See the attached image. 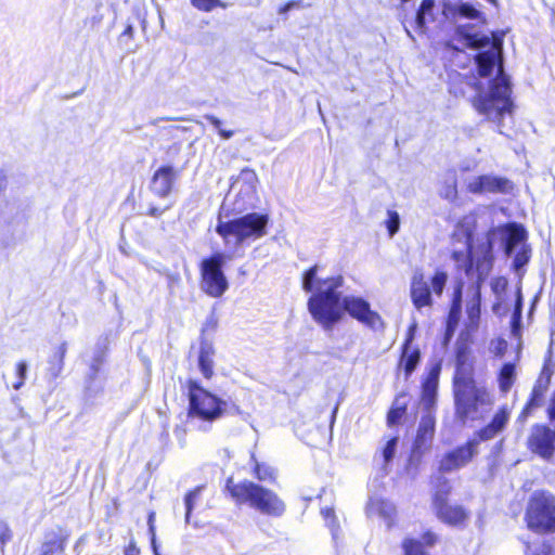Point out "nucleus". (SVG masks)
I'll return each instance as SVG.
<instances>
[{
	"label": "nucleus",
	"instance_id": "1",
	"mask_svg": "<svg viewBox=\"0 0 555 555\" xmlns=\"http://www.w3.org/2000/svg\"><path fill=\"white\" fill-rule=\"evenodd\" d=\"M318 264L309 267L301 278L302 289L312 293L307 307L312 319L324 330L330 331L338 323L344 312L372 330L385 326L380 314L371 309L370 302L359 296L341 297L339 289L345 283L341 274L318 279Z\"/></svg>",
	"mask_w": 555,
	"mask_h": 555
},
{
	"label": "nucleus",
	"instance_id": "2",
	"mask_svg": "<svg viewBox=\"0 0 555 555\" xmlns=\"http://www.w3.org/2000/svg\"><path fill=\"white\" fill-rule=\"evenodd\" d=\"M472 344L473 334L462 331L455 347V371L452 377L455 417L462 423L477 420L480 409L492 403L489 390L476 382Z\"/></svg>",
	"mask_w": 555,
	"mask_h": 555
},
{
	"label": "nucleus",
	"instance_id": "3",
	"mask_svg": "<svg viewBox=\"0 0 555 555\" xmlns=\"http://www.w3.org/2000/svg\"><path fill=\"white\" fill-rule=\"evenodd\" d=\"M490 44V51L499 57L498 75L489 81V92L475 95L472 105L480 115L493 116L502 121L506 114L511 115L514 111L512 86L509 77L504 72L503 35L492 33Z\"/></svg>",
	"mask_w": 555,
	"mask_h": 555
},
{
	"label": "nucleus",
	"instance_id": "4",
	"mask_svg": "<svg viewBox=\"0 0 555 555\" xmlns=\"http://www.w3.org/2000/svg\"><path fill=\"white\" fill-rule=\"evenodd\" d=\"M223 493L237 505H248L261 514L281 517L285 509V503L271 489L248 479L235 480L233 476L225 479Z\"/></svg>",
	"mask_w": 555,
	"mask_h": 555
},
{
	"label": "nucleus",
	"instance_id": "5",
	"mask_svg": "<svg viewBox=\"0 0 555 555\" xmlns=\"http://www.w3.org/2000/svg\"><path fill=\"white\" fill-rule=\"evenodd\" d=\"M441 363L433 364L421 380V401L425 413L422 416L412 443V453L418 457L426 453L433 443L436 433V402L439 387Z\"/></svg>",
	"mask_w": 555,
	"mask_h": 555
},
{
	"label": "nucleus",
	"instance_id": "6",
	"mask_svg": "<svg viewBox=\"0 0 555 555\" xmlns=\"http://www.w3.org/2000/svg\"><path fill=\"white\" fill-rule=\"evenodd\" d=\"M268 224L267 214L248 212L230 220L219 217L215 230L225 245L238 247L247 241H256L267 235Z\"/></svg>",
	"mask_w": 555,
	"mask_h": 555
},
{
	"label": "nucleus",
	"instance_id": "7",
	"mask_svg": "<svg viewBox=\"0 0 555 555\" xmlns=\"http://www.w3.org/2000/svg\"><path fill=\"white\" fill-rule=\"evenodd\" d=\"M525 522L532 532L555 533V494L548 490H535L528 500Z\"/></svg>",
	"mask_w": 555,
	"mask_h": 555
},
{
	"label": "nucleus",
	"instance_id": "8",
	"mask_svg": "<svg viewBox=\"0 0 555 555\" xmlns=\"http://www.w3.org/2000/svg\"><path fill=\"white\" fill-rule=\"evenodd\" d=\"M185 386L189 398V416L211 423L227 412V402L204 388L197 379L189 378Z\"/></svg>",
	"mask_w": 555,
	"mask_h": 555
},
{
	"label": "nucleus",
	"instance_id": "9",
	"mask_svg": "<svg viewBox=\"0 0 555 555\" xmlns=\"http://www.w3.org/2000/svg\"><path fill=\"white\" fill-rule=\"evenodd\" d=\"M448 281L447 272L436 270L429 282L422 269L414 270L410 283V298L415 309L431 307L433 293L440 297Z\"/></svg>",
	"mask_w": 555,
	"mask_h": 555
},
{
	"label": "nucleus",
	"instance_id": "10",
	"mask_svg": "<svg viewBox=\"0 0 555 555\" xmlns=\"http://www.w3.org/2000/svg\"><path fill=\"white\" fill-rule=\"evenodd\" d=\"M452 493L450 481L440 477L433 493V506L436 517L451 527H463L469 518V512L460 504H450L449 496Z\"/></svg>",
	"mask_w": 555,
	"mask_h": 555
},
{
	"label": "nucleus",
	"instance_id": "11",
	"mask_svg": "<svg viewBox=\"0 0 555 555\" xmlns=\"http://www.w3.org/2000/svg\"><path fill=\"white\" fill-rule=\"evenodd\" d=\"M494 234V229H490L487 232V242L481 246L482 255L476 260V268L478 271V284H480L486 276L490 273L493 267L494 256H493V242L492 235ZM480 286L477 285L476 293L473 298L468 301L466 306V314L468 319V323L465 331H469L472 334L478 328L480 314H481V295H480Z\"/></svg>",
	"mask_w": 555,
	"mask_h": 555
},
{
	"label": "nucleus",
	"instance_id": "12",
	"mask_svg": "<svg viewBox=\"0 0 555 555\" xmlns=\"http://www.w3.org/2000/svg\"><path fill=\"white\" fill-rule=\"evenodd\" d=\"M224 255L214 253L199 263L202 289L210 297H221L228 289L229 283L223 273Z\"/></svg>",
	"mask_w": 555,
	"mask_h": 555
},
{
	"label": "nucleus",
	"instance_id": "13",
	"mask_svg": "<svg viewBox=\"0 0 555 555\" xmlns=\"http://www.w3.org/2000/svg\"><path fill=\"white\" fill-rule=\"evenodd\" d=\"M478 229L477 214L470 211L457 219L451 233L453 243H464L466 248L467 264L465 273L469 274L474 264V236Z\"/></svg>",
	"mask_w": 555,
	"mask_h": 555
},
{
	"label": "nucleus",
	"instance_id": "14",
	"mask_svg": "<svg viewBox=\"0 0 555 555\" xmlns=\"http://www.w3.org/2000/svg\"><path fill=\"white\" fill-rule=\"evenodd\" d=\"M478 440L468 439L465 443L447 451L438 462V472L452 473L468 465L477 454Z\"/></svg>",
	"mask_w": 555,
	"mask_h": 555
},
{
	"label": "nucleus",
	"instance_id": "15",
	"mask_svg": "<svg viewBox=\"0 0 555 555\" xmlns=\"http://www.w3.org/2000/svg\"><path fill=\"white\" fill-rule=\"evenodd\" d=\"M181 175V169L172 165L159 166L152 175L150 181L151 192L158 198L168 197L175 190L176 183Z\"/></svg>",
	"mask_w": 555,
	"mask_h": 555
},
{
	"label": "nucleus",
	"instance_id": "16",
	"mask_svg": "<svg viewBox=\"0 0 555 555\" xmlns=\"http://www.w3.org/2000/svg\"><path fill=\"white\" fill-rule=\"evenodd\" d=\"M423 354L420 346L399 347L395 374L398 378L409 380L422 363Z\"/></svg>",
	"mask_w": 555,
	"mask_h": 555
},
{
	"label": "nucleus",
	"instance_id": "17",
	"mask_svg": "<svg viewBox=\"0 0 555 555\" xmlns=\"http://www.w3.org/2000/svg\"><path fill=\"white\" fill-rule=\"evenodd\" d=\"M513 190V183L504 177L480 175L467 184V191L473 194L482 193H508Z\"/></svg>",
	"mask_w": 555,
	"mask_h": 555
},
{
	"label": "nucleus",
	"instance_id": "18",
	"mask_svg": "<svg viewBox=\"0 0 555 555\" xmlns=\"http://www.w3.org/2000/svg\"><path fill=\"white\" fill-rule=\"evenodd\" d=\"M439 542V535L427 529L422 532L421 538L405 537L401 541L402 555H431L428 548L434 547Z\"/></svg>",
	"mask_w": 555,
	"mask_h": 555
},
{
	"label": "nucleus",
	"instance_id": "19",
	"mask_svg": "<svg viewBox=\"0 0 555 555\" xmlns=\"http://www.w3.org/2000/svg\"><path fill=\"white\" fill-rule=\"evenodd\" d=\"M70 538V531L59 526L56 530L46 532L38 555H63Z\"/></svg>",
	"mask_w": 555,
	"mask_h": 555
},
{
	"label": "nucleus",
	"instance_id": "20",
	"mask_svg": "<svg viewBox=\"0 0 555 555\" xmlns=\"http://www.w3.org/2000/svg\"><path fill=\"white\" fill-rule=\"evenodd\" d=\"M509 416L511 413L507 406H500L492 416L491 421L475 433L474 439L478 440V443L493 439L498 434L504 430L508 424Z\"/></svg>",
	"mask_w": 555,
	"mask_h": 555
},
{
	"label": "nucleus",
	"instance_id": "21",
	"mask_svg": "<svg viewBox=\"0 0 555 555\" xmlns=\"http://www.w3.org/2000/svg\"><path fill=\"white\" fill-rule=\"evenodd\" d=\"M196 363L202 376L209 380L215 376L216 348L212 341L202 340L196 349Z\"/></svg>",
	"mask_w": 555,
	"mask_h": 555
},
{
	"label": "nucleus",
	"instance_id": "22",
	"mask_svg": "<svg viewBox=\"0 0 555 555\" xmlns=\"http://www.w3.org/2000/svg\"><path fill=\"white\" fill-rule=\"evenodd\" d=\"M474 25L461 24L454 29V37L467 49H482L490 44V37L479 31H473Z\"/></svg>",
	"mask_w": 555,
	"mask_h": 555
},
{
	"label": "nucleus",
	"instance_id": "23",
	"mask_svg": "<svg viewBox=\"0 0 555 555\" xmlns=\"http://www.w3.org/2000/svg\"><path fill=\"white\" fill-rule=\"evenodd\" d=\"M547 390L548 387L533 384L528 399L517 416V423L525 424L531 416H533L538 409L543 406Z\"/></svg>",
	"mask_w": 555,
	"mask_h": 555
},
{
	"label": "nucleus",
	"instance_id": "24",
	"mask_svg": "<svg viewBox=\"0 0 555 555\" xmlns=\"http://www.w3.org/2000/svg\"><path fill=\"white\" fill-rule=\"evenodd\" d=\"M462 293L463 282H457L454 287L450 310L447 317V324L444 331V339L448 341L454 334V331L459 324L461 312H462Z\"/></svg>",
	"mask_w": 555,
	"mask_h": 555
},
{
	"label": "nucleus",
	"instance_id": "25",
	"mask_svg": "<svg viewBox=\"0 0 555 555\" xmlns=\"http://www.w3.org/2000/svg\"><path fill=\"white\" fill-rule=\"evenodd\" d=\"M503 229L506 233L504 249L507 255H511L518 244H528V232L521 223L507 222L504 224Z\"/></svg>",
	"mask_w": 555,
	"mask_h": 555
},
{
	"label": "nucleus",
	"instance_id": "26",
	"mask_svg": "<svg viewBox=\"0 0 555 555\" xmlns=\"http://www.w3.org/2000/svg\"><path fill=\"white\" fill-rule=\"evenodd\" d=\"M367 514L382 517L388 526H392L397 515V508L390 501L382 498L370 500L367 503Z\"/></svg>",
	"mask_w": 555,
	"mask_h": 555
},
{
	"label": "nucleus",
	"instance_id": "27",
	"mask_svg": "<svg viewBox=\"0 0 555 555\" xmlns=\"http://www.w3.org/2000/svg\"><path fill=\"white\" fill-rule=\"evenodd\" d=\"M474 62L477 67L478 76L481 78L489 77L492 74L494 67H496V72L499 70V57L494 52H478L474 56Z\"/></svg>",
	"mask_w": 555,
	"mask_h": 555
},
{
	"label": "nucleus",
	"instance_id": "28",
	"mask_svg": "<svg viewBox=\"0 0 555 555\" xmlns=\"http://www.w3.org/2000/svg\"><path fill=\"white\" fill-rule=\"evenodd\" d=\"M405 392H399L395 396L391 406L386 415V424L388 427H393L400 424L401 420L406 415L408 404L400 402V399L405 397Z\"/></svg>",
	"mask_w": 555,
	"mask_h": 555
},
{
	"label": "nucleus",
	"instance_id": "29",
	"mask_svg": "<svg viewBox=\"0 0 555 555\" xmlns=\"http://www.w3.org/2000/svg\"><path fill=\"white\" fill-rule=\"evenodd\" d=\"M516 380V365L512 362L504 363L498 373L499 388L502 392H508Z\"/></svg>",
	"mask_w": 555,
	"mask_h": 555
},
{
	"label": "nucleus",
	"instance_id": "30",
	"mask_svg": "<svg viewBox=\"0 0 555 555\" xmlns=\"http://www.w3.org/2000/svg\"><path fill=\"white\" fill-rule=\"evenodd\" d=\"M435 8V0H422L415 16L416 26L420 29L426 28L429 22H434L433 14Z\"/></svg>",
	"mask_w": 555,
	"mask_h": 555
},
{
	"label": "nucleus",
	"instance_id": "31",
	"mask_svg": "<svg viewBox=\"0 0 555 555\" xmlns=\"http://www.w3.org/2000/svg\"><path fill=\"white\" fill-rule=\"evenodd\" d=\"M67 353V343H61L52 357L49 359V370L53 377L60 376L64 367V361Z\"/></svg>",
	"mask_w": 555,
	"mask_h": 555
},
{
	"label": "nucleus",
	"instance_id": "32",
	"mask_svg": "<svg viewBox=\"0 0 555 555\" xmlns=\"http://www.w3.org/2000/svg\"><path fill=\"white\" fill-rule=\"evenodd\" d=\"M449 11L454 17L457 16L467 20H480L483 17L482 13L468 2L450 5Z\"/></svg>",
	"mask_w": 555,
	"mask_h": 555
},
{
	"label": "nucleus",
	"instance_id": "33",
	"mask_svg": "<svg viewBox=\"0 0 555 555\" xmlns=\"http://www.w3.org/2000/svg\"><path fill=\"white\" fill-rule=\"evenodd\" d=\"M218 326L219 318L215 311H211L202 325L198 343L203 339L206 341H212L210 335L218 330Z\"/></svg>",
	"mask_w": 555,
	"mask_h": 555
},
{
	"label": "nucleus",
	"instance_id": "34",
	"mask_svg": "<svg viewBox=\"0 0 555 555\" xmlns=\"http://www.w3.org/2000/svg\"><path fill=\"white\" fill-rule=\"evenodd\" d=\"M551 361H552V350L548 349L547 356L544 359V363L542 365V369H541L539 376L535 379L534 384L550 388L552 376L554 374V370H553Z\"/></svg>",
	"mask_w": 555,
	"mask_h": 555
},
{
	"label": "nucleus",
	"instance_id": "35",
	"mask_svg": "<svg viewBox=\"0 0 555 555\" xmlns=\"http://www.w3.org/2000/svg\"><path fill=\"white\" fill-rule=\"evenodd\" d=\"M205 486H196L195 488L188 491L184 495V505H185V520L189 521L191 514L193 512L195 502L199 499Z\"/></svg>",
	"mask_w": 555,
	"mask_h": 555
},
{
	"label": "nucleus",
	"instance_id": "36",
	"mask_svg": "<svg viewBox=\"0 0 555 555\" xmlns=\"http://www.w3.org/2000/svg\"><path fill=\"white\" fill-rule=\"evenodd\" d=\"M253 460H254V465H253V468H251V473H253V476L257 480H259V481H266V480L272 481V480H274V478H275L274 473H273V470L269 466H267L264 464H261L258 461H256L254 455H253Z\"/></svg>",
	"mask_w": 555,
	"mask_h": 555
},
{
	"label": "nucleus",
	"instance_id": "37",
	"mask_svg": "<svg viewBox=\"0 0 555 555\" xmlns=\"http://www.w3.org/2000/svg\"><path fill=\"white\" fill-rule=\"evenodd\" d=\"M531 255V246L529 244H522L519 250L514 256L513 267L517 270L522 268L530 261Z\"/></svg>",
	"mask_w": 555,
	"mask_h": 555
},
{
	"label": "nucleus",
	"instance_id": "38",
	"mask_svg": "<svg viewBox=\"0 0 555 555\" xmlns=\"http://www.w3.org/2000/svg\"><path fill=\"white\" fill-rule=\"evenodd\" d=\"M321 515L325 521V525L332 533L335 535L339 530V521L336 517L335 509L331 506L321 508Z\"/></svg>",
	"mask_w": 555,
	"mask_h": 555
},
{
	"label": "nucleus",
	"instance_id": "39",
	"mask_svg": "<svg viewBox=\"0 0 555 555\" xmlns=\"http://www.w3.org/2000/svg\"><path fill=\"white\" fill-rule=\"evenodd\" d=\"M191 4L202 12H211L216 8H225L221 0H190Z\"/></svg>",
	"mask_w": 555,
	"mask_h": 555
},
{
	"label": "nucleus",
	"instance_id": "40",
	"mask_svg": "<svg viewBox=\"0 0 555 555\" xmlns=\"http://www.w3.org/2000/svg\"><path fill=\"white\" fill-rule=\"evenodd\" d=\"M389 236H393L400 228V217L396 210L387 211V219L385 221Z\"/></svg>",
	"mask_w": 555,
	"mask_h": 555
},
{
	"label": "nucleus",
	"instance_id": "41",
	"mask_svg": "<svg viewBox=\"0 0 555 555\" xmlns=\"http://www.w3.org/2000/svg\"><path fill=\"white\" fill-rule=\"evenodd\" d=\"M416 332H417V323L416 322L410 323L405 331L404 338H403L400 347L418 346L417 344L414 343L415 337H416Z\"/></svg>",
	"mask_w": 555,
	"mask_h": 555
},
{
	"label": "nucleus",
	"instance_id": "42",
	"mask_svg": "<svg viewBox=\"0 0 555 555\" xmlns=\"http://www.w3.org/2000/svg\"><path fill=\"white\" fill-rule=\"evenodd\" d=\"M398 443V437H391L382 450L384 462L389 463L396 453V447Z\"/></svg>",
	"mask_w": 555,
	"mask_h": 555
},
{
	"label": "nucleus",
	"instance_id": "43",
	"mask_svg": "<svg viewBox=\"0 0 555 555\" xmlns=\"http://www.w3.org/2000/svg\"><path fill=\"white\" fill-rule=\"evenodd\" d=\"M206 120L212 125L216 129L219 130V134L223 138V139H230L231 137H233L234 134V131L233 130H224V129H221V120L214 116V115H206L205 116Z\"/></svg>",
	"mask_w": 555,
	"mask_h": 555
},
{
	"label": "nucleus",
	"instance_id": "44",
	"mask_svg": "<svg viewBox=\"0 0 555 555\" xmlns=\"http://www.w3.org/2000/svg\"><path fill=\"white\" fill-rule=\"evenodd\" d=\"M13 533L9 525L0 521V546L3 550L5 545L12 540Z\"/></svg>",
	"mask_w": 555,
	"mask_h": 555
},
{
	"label": "nucleus",
	"instance_id": "45",
	"mask_svg": "<svg viewBox=\"0 0 555 555\" xmlns=\"http://www.w3.org/2000/svg\"><path fill=\"white\" fill-rule=\"evenodd\" d=\"M15 369H16V374L18 376V380H17V383H15L13 385V388L17 390L25 383L27 365H26V363L24 361H20L18 363H16V367Z\"/></svg>",
	"mask_w": 555,
	"mask_h": 555
},
{
	"label": "nucleus",
	"instance_id": "46",
	"mask_svg": "<svg viewBox=\"0 0 555 555\" xmlns=\"http://www.w3.org/2000/svg\"><path fill=\"white\" fill-rule=\"evenodd\" d=\"M507 351V341L502 338V337H499L496 340H495V346H494V349H493V354L496 357V358H502Z\"/></svg>",
	"mask_w": 555,
	"mask_h": 555
},
{
	"label": "nucleus",
	"instance_id": "47",
	"mask_svg": "<svg viewBox=\"0 0 555 555\" xmlns=\"http://www.w3.org/2000/svg\"><path fill=\"white\" fill-rule=\"evenodd\" d=\"M300 7H301V0H289L279 7L278 13L281 15H285L289 10L298 9Z\"/></svg>",
	"mask_w": 555,
	"mask_h": 555
},
{
	"label": "nucleus",
	"instance_id": "48",
	"mask_svg": "<svg viewBox=\"0 0 555 555\" xmlns=\"http://www.w3.org/2000/svg\"><path fill=\"white\" fill-rule=\"evenodd\" d=\"M171 208V205H167L166 207L164 208H159L157 206H150L146 210V215L150 216V217H154V218H158L160 217L166 210L170 209Z\"/></svg>",
	"mask_w": 555,
	"mask_h": 555
},
{
	"label": "nucleus",
	"instance_id": "49",
	"mask_svg": "<svg viewBox=\"0 0 555 555\" xmlns=\"http://www.w3.org/2000/svg\"><path fill=\"white\" fill-rule=\"evenodd\" d=\"M103 361H104V359L102 357L94 359V361L92 362V364L90 366V370H91V373L89 376L90 379H94L98 376Z\"/></svg>",
	"mask_w": 555,
	"mask_h": 555
},
{
	"label": "nucleus",
	"instance_id": "50",
	"mask_svg": "<svg viewBox=\"0 0 555 555\" xmlns=\"http://www.w3.org/2000/svg\"><path fill=\"white\" fill-rule=\"evenodd\" d=\"M124 554L125 555H140L141 554V551L140 548L137 546V543L131 540L126 546H125V551H124Z\"/></svg>",
	"mask_w": 555,
	"mask_h": 555
},
{
	"label": "nucleus",
	"instance_id": "51",
	"mask_svg": "<svg viewBox=\"0 0 555 555\" xmlns=\"http://www.w3.org/2000/svg\"><path fill=\"white\" fill-rule=\"evenodd\" d=\"M546 415L550 421L555 420V390L553 391L552 397L550 399V403L546 409Z\"/></svg>",
	"mask_w": 555,
	"mask_h": 555
},
{
	"label": "nucleus",
	"instance_id": "52",
	"mask_svg": "<svg viewBox=\"0 0 555 555\" xmlns=\"http://www.w3.org/2000/svg\"><path fill=\"white\" fill-rule=\"evenodd\" d=\"M154 517H155V513L154 512H151L149 514V527H150V531L154 534ZM152 544H153V550H154V555H160L157 551V547L155 545V538L153 537L152 539Z\"/></svg>",
	"mask_w": 555,
	"mask_h": 555
},
{
	"label": "nucleus",
	"instance_id": "53",
	"mask_svg": "<svg viewBox=\"0 0 555 555\" xmlns=\"http://www.w3.org/2000/svg\"><path fill=\"white\" fill-rule=\"evenodd\" d=\"M451 258L459 262V261H463L464 259L467 260V256H466V250L465 251H462V250H453L451 253Z\"/></svg>",
	"mask_w": 555,
	"mask_h": 555
},
{
	"label": "nucleus",
	"instance_id": "54",
	"mask_svg": "<svg viewBox=\"0 0 555 555\" xmlns=\"http://www.w3.org/2000/svg\"><path fill=\"white\" fill-rule=\"evenodd\" d=\"M457 195V190H456V185L455 183H453L452 185H450L447 190V193L444 194V197L446 198H449V199H454Z\"/></svg>",
	"mask_w": 555,
	"mask_h": 555
},
{
	"label": "nucleus",
	"instance_id": "55",
	"mask_svg": "<svg viewBox=\"0 0 555 555\" xmlns=\"http://www.w3.org/2000/svg\"><path fill=\"white\" fill-rule=\"evenodd\" d=\"M520 308H521V299L520 297L518 298L517 300V304H516V313H520Z\"/></svg>",
	"mask_w": 555,
	"mask_h": 555
},
{
	"label": "nucleus",
	"instance_id": "56",
	"mask_svg": "<svg viewBox=\"0 0 555 555\" xmlns=\"http://www.w3.org/2000/svg\"><path fill=\"white\" fill-rule=\"evenodd\" d=\"M486 1L489 2L491 5H493L494 8L499 7V1L498 0H486Z\"/></svg>",
	"mask_w": 555,
	"mask_h": 555
},
{
	"label": "nucleus",
	"instance_id": "57",
	"mask_svg": "<svg viewBox=\"0 0 555 555\" xmlns=\"http://www.w3.org/2000/svg\"><path fill=\"white\" fill-rule=\"evenodd\" d=\"M446 47L448 49H451V50H454V51H457L459 49L456 47H453L450 42H446Z\"/></svg>",
	"mask_w": 555,
	"mask_h": 555
},
{
	"label": "nucleus",
	"instance_id": "58",
	"mask_svg": "<svg viewBox=\"0 0 555 555\" xmlns=\"http://www.w3.org/2000/svg\"><path fill=\"white\" fill-rule=\"evenodd\" d=\"M125 33L127 34H131L132 33V27L131 26H128L125 30Z\"/></svg>",
	"mask_w": 555,
	"mask_h": 555
},
{
	"label": "nucleus",
	"instance_id": "59",
	"mask_svg": "<svg viewBox=\"0 0 555 555\" xmlns=\"http://www.w3.org/2000/svg\"><path fill=\"white\" fill-rule=\"evenodd\" d=\"M193 349H194V347L192 346L190 351H189V356H188L189 358H191Z\"/></svg>",
	"mask_w": 555,
	"mask_h": 555
},
{
	"label": "nucleus",
	"instance_id": "60",
	"mask_svg": "<svg viewBox=\"0 0 555 555\" xmlns=\"http://www.w3.org/2000/svg\"><path fill=\"white\" fill-rule=\"evenodd\" d=\"M235 412H240V408L237 405H233Z\"/></svg>",
	"mask_w": 555,
	"mask_h": 555
},
{
	"label": "nucleus",
	"instance_id": "61",
	"mask_svg": "<svg viewBox=\"0 0 555 555\" xmlns=\"http://www.w3.org/2000/svg\"><path fill=\"white\" fill-rule=\"evenodd\" d=\"M2 190V185L0 184V191Z\"/></svg>",
	"mask_w": 555,
	"mask_h": 555
}]
</instances>
